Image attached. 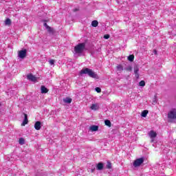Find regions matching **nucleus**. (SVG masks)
Listing matches in <instances>:
<instances>
[{
	"label": "nucleus",
	"instance_id": "1",
	"mask_svg": "<svg viewBox=\"0 0 176 176\" xmlns=\"http://www.w3.org/2000/svg\"><path fill=\"white\" fill-rule=\"evenodd\" d=\"M80 75H88L90 78H94V79H98V75L96 74L91 69L89 68H83L80 72Z\"/></svg>",
	"mask_w": 176,
	"mask_h": 176
},
{
	"label": "nucleus",
	"instance_id": "2",
	"mask_svg": "<svg viewBox=\"0 0 176 176\" xmlns=\"http://www.w3.org/2000/svg\"><path fill=\"white\" fill-rule=\"evenodd\" d=\"M86 49V43H80L74 47V54H78V56H82V53Z\"/></svg>",
	"mask_w": 176,
	"mask_h": 176
},
{
	"label": "nucleus",
	"instance_id": "3",
	"mask_svg": "<svg viewBox=\"0 0 176 176\" xmlns=\"http://www.w3.org/2000/svg\"><path fill=\"white\" fill-rule=\"evenodd\" d=\"M145 161V158L144 157L138 158L133 162V166L134 167H140L142 163Z\"/></svg>",
	"mask_w": 176,
	"mask_h": 176
},
{
	"label": "nucleus",
	"instance_id": "4",
	"mask_svg": "<svg viewBox=\"0 0 176 176\" xmlns=\"http://www.w3.org/2000/svg\"><path fill=\"white\" fill-rule=\"evenodd\" d=\"M168 119H172L174 120L176 119V109H172L169 113H168Z\"/></svg>",
	"mask_w": 176,
	"mask_h": 176
},
{
	"label": "nucleus",
	"instance_id": "5",
	"mask_svg": "<svg viewBox=\"0 0 176 176\" xmlns=\"http://www.w3.org/2000/svg\"><path fill=\"white\" fill-rule=\"evenodd\" d=\"M18 57L19 58H25L27 57V50H23L19 52Z\"/></svg>",
	"mask_w": 176,
	"mask_h": 176
},
{
	"label": "nucleus",
	"instance_id": "6",
	"mask_svg": "<svg viewBox=\"0 0 176 176\" xmlns=\"http://www.w3.org/2000/svg\"><path fill=\"white\" fill-rule=\"evenodd\" d=\"M133 71H134L135 78L138 79L140 78V74L138 73L140 72V67H138V65H135L134 66Z\"/></svg>",
	"mask_w": 176,
	"mask_h": 176
},
{
	"label": "nucleus",
	"instance_id": "7",
	"mask_svg": "<svg viewBox=\"0 0 176 176\" xmlns=\"http://www.w3.org/2000/svg\"><path fill=\"white\" fill-rule=\"evenodd\" d=\"M27 79L30 80V82H36V77L32 75V74H28L27 76Z\"/></svg>",
	"mask_w": 176,
	"mask_h": 176
},
{
	"label": "nucleus",
	"instance_id": "8",
	"mask_svg": "<svg viewBox=\"0 0 176 176\" xmlns=\"http://www.w3.org/2000/svg\"><path fill=\"white\" fill-rule=\"evenodd\" d=\"M34 129L35 130H40L41 129H42V123L41 122V121H37L35 122Z\"/></svg>",
	"mask_w": 176,
	"mask_h": 176
},
{
	"label": "nucleus",
	"instance_id": "9",
	"mask_svg": "<svg viewBox=\"0 0 176 176\" xmlns=\"http://www.w3.org/2000/svg\"><path fill=\"white\" fill-rule=\"evenodd\" d=\"M90 109H92V111H98V109H100V104L98 103L92 104Z\"/></svg>",
	"mask_w": 176,
	"mask_h": 176
},
{
	"label": "nucleus",
	"instance_id": "10",
	"mask_svg": "<svg viewBox=\"0 0 176 176\" xmlns=\"http://www.w3.org/2000/svg\"><path fill=\"white\" fill-rule=\"evenodd\" d=\"M96 170L98 171H101L102 170H104V164L102 162H99L96 165Z\"/></svg>",
	"mask_w": 176,
	"mask_h": 176
},
{
	"label": "nucleus",
	"instance_id": "11",
	"mask_svg": "<svg viewBox=\"0 0 176 176\" xmlns=\"http://www.w3.org/2000/svg\"><path fill=\"white\" fill-rule=\"evenodd\" d=\"M41 94H46V93H49V89L45 87V85H42L41 87Z\"/></svg>",
	"mask_w": 176,
	"mask_h": 176
},
{
	"label": "nucleus",
	"instance_id": "12",
	"mask_svg": "<svg viewBox=\"0 0 176 176\" xmlns=\"http://www.w3.org/2000/svg\"><path fill=\"white\" fill-rule=\"evenodd\" d=\"M24 115V120L23 121V123L21 124V126H24L25 124H28V116L26 113H23Z\"/></svg>",
	"mask_w": 176,
	"mask_h": 176
},
{
	"label": "nucleus",
	"instance_id": "13",
	"mask_svg": "<svg viewBox=\"0 0 176 176\" xmlns=\"http://www.w3.org/2000/svg\"><path fill=\"white\" fill-rule=\"evenodd\" d=\"M148 135L151 138H156L157 133L155 131H150Z\"/></svg>",
	"mask_w": 176,
	"mask_h": 176
},
{
	"label": "nucleus",
	"instance_id": "14",
	"mask_svg": "<svg viewBox=\"0 0 176 176\" xmlns=\"http://www.w3.org/2000/svg\"><path fill=\"white\" fill-rule=\"evenodd\" d=\"M89 130H91V131H98V126L92 125V126H90Z\"/></svg>",
	"mask_w": 176,
	"mask_h": 176
},
{
	"label": "nucleus",
	"instance_id": "15",
	"mask_svg": "<svg viewBox=\"0 0 176 176\" xmlns=\"http://www.w3.org/2000/svg\"><path fill=\"white\" fill-rule=\"evenodd\" d=\"M63 102H65V104H71L72 99L71 98H65L63 99Z\"/></svg>",
	"mask_w": 176,
	"mask_h": 176
},
{
	"label": "nucleus",
	"instance_id": "16",
	"mask_svg": "<svg viewBox=\"0 0 176 176\" xmlns=\"http://www.w3.org/2000/svg\"><path fill=\"white\" fill-rule=\"evenodd\" d=\"M148 113H149V111L148 110H144L141 113L142 118H146Z\"/></svg>",
	"mask_w": 176,
	"mask_h": 176
},
{
	"label": "nucleus",
	"instance_id": "17",
	"mask_svg": "<svg viewBox=\"0 0 176 176\" xmlns=\"http://www.w3.org/2000/svg\"><path fill=\"white\" fill-rule=\"evenodd\" d=\"M19 142L20 145H24V144H25V140L23 138H20Z\"/></svg>",
	"mask_w": 176,
	"mask_h": 176
},
{
	"label": "nucleus",
	"instance_id": "18",
	"mask_svg": "<svg viewBox=\"0 0 176 176\" xmlns=\"http://www.w3.org/2000/svg\"><path fill=\"white\" fill-rule=\"evenodd\" d=\"M104 124L106 126H108V127H111V121L109 120H104Z\"/></svg>",
	"mask_w": 176,
	"mask_h": 176
},
{
	"label": "nucleus",
	"instance_id": "19",
	"mask_svg": "<svg viewBox=\"0 0 176 176\" xmlns=\"http://www.w3.org/2000/svg\"><path fill=\"white\" fill-rule=\"evenodd\" d=\"M106 168H108L109 170L112 168V163L111 162L108 161L107 164L106 165Z\"/></svg>",
	"mask_w": 176,
	"mask_h": 176
},
{
	"label": "nucleus",
	"instance_id": "20",
	"mask_svg": "<svg viewBox=\"0 0 176 176\" xmlns=\"http://www.w3.org/2000/svg\"><path fill=\"white\" fill-rule=\"evenodd\" d=\"M5 24L6 25H10V24H12V21H10V19H7L5 21Z\"/></svg>",
	"mask_w": 176,
	"mask_h": 176
},
{
	"label": "nucleus",
	"instance_id": "21",
	"mask_svg": "<svg viewBox=\"0 0 176 176\" xmlns=\"http://www.w3.org/2000/svg\"><path fill=\"white\" fill-rule=\"evenodd\" d=\"M92 27H97L98 25V21H93L91 22Z\"/></svg>",
	"mask_w": 176,
	"mask_h": 176
},
{
	"label": "nucleus",
	"instance_id": "22",
	"mask_svg": "<svg viewBox=\"0 0 176 176\" xmlns=\"http://www.w3.org/2000/svg\"><path fill=\"white\" fill-rule=\"evenodd\" d=\"M129 61L133 62L134 61V55H129L128 56Z\"/></svg>",
	"mask_w": 176,
	"mask_h": 176
},
{
	"label": "nucleus",
	"instance_id": "23",
	"mask_svg": "<svg viewBox=\"0 0 176 176\" xmlns=\"http://www.w3.org/2000/svg\"><path fill=\"white\" fill-rule=\"evenodd\" d=\"M44 27H45V28H47V30H48V31L52 32V28H50V26L47 25V23H44Z\"/></svg>",
	"mask_w": 176,
	"mask_h": 176
},
{
	"label": "nucleus",
	"instance_id": "24",
	"mask_svg": "<svg viewBox=\"0 0 176 176\" xmlns=\"http://www.w3.org/2000/svg\"><path fill=\"white\" fill-rule=\"evenodd\" d=\"M117 69L118 71H123V66H122V65H118L117 66Z\"/></svg>",
	"mask_w": 176,
	"mask_h": 176
},
{
	"label": "nucleus",
	"instance_id": "25",
	"mask_svg": "<svg viewBox=\"0 0 176 176\" xmlns=\"http://www.w3.org/2000/svg\"><path fill=\"white\" fill-rule=\"evenodd\" d=\"M139 86H141L142 87H144V86H145V81L144 80H141L139 82Z\"/></svg>",
	"mask_w": 176,
	"mask_h": 176
},
{
	"label": "nucleus",
	"instance_id": "26",
	"mask_svg": "<svg viewBox=\"0 0 176 176\" xmlns=\"http://www.w3.org/2000/svg\"><path fill=\"white\" fill-rule=\"evenodd\" d=\"M126 71H129L131 72L133 71V67L131 66H128L127 67L125 68Z\"/></svg>",
	"mask_w": 176,
	"mask_h": 176
},
{
	"label": "nucleus",
	"instance_id": "27",
	"mask_svg": "<svg viewBox=\"0 0 176 176\" xmlns=\"http://www.w3.org/2000/svg\"><path fill=\"white\" fill-rule=\"evenodd\" d=\"M50 65H54V60L51 59L49 60Z\"/></svg>",
	"mask_w": 176,
	"mask_h": 176
},
{
	"label": "nucleus",
	"instance_id": "28",
	"mask_svg": "<svg viewBox=\"0 0 176 176\" xmlns=\"http://www.w3.org/2000/svg\"><path fill=\"white\" fill-rule=\"evenodd\" d=\"M95 90L97 91V93H101V88L100 87H96Z\"/></svg>",
	"mask_w": 176,
	"mask_h": 176
},
{
	"label": "nucleus",
	"instance_id": "29",
	"mask_svg": "<svg viewBox=\"0 0 176 176\" xmlns=\"http://www.w3.org/2000/svg\"><path fill=\"white\" fill-rule=\"evenodd\" d=\"M109 34H105L104 36V39H109Z\"/></svg>",
	"mask_w": 176,
	"mask_h": 176
},
{
	"label": "nucleus",
	"instance_id": "30",
	"mask_svg": "<svg viewBox=\"0 0 176 176\" xmlns=\"http://www.w3.org/2000/svg\"><path fill=\"white\" fill-rule=\"evenodd\" d=\"M94 171H96V167H94L92 166V168L91 170V173H94Z\"/></svg>",
	"mask_w": 176,
	"mask_h": 176
},
{
	"label": "nucleus",
	"instance_id": "31",
	"mask_svg": "<svg viewBox=\"0 0 176 176\" xmlns=\"http://www.w3.org/2000/svg\"><path fill=\"white\" fill-rule=\"evenodd\" d=\"M151 142H155V138H151Z\"/></svg>",
	"mask_w": 176,
	"mask_h": 176
},
{
	"label": "nucleus",
	"instance_id": "32",
	"mask_svg": "<svg viewBox=\"0 0 176 176\" xmlns=\"http://www.w3.org/2000/svg\"><path fill=\"white\" fill-rule=\"evenodd\" d=\"M74 12H78V9L74 10Z\"/></svg>",
	"mask_w": 176,
	"mask_h": 176
},
{
	"label": "nucleus",
	"instance_id": "33",
	"mask_svg": "<svg viewBox=\"0 0 176 176\" xmlns=\"http://www.w3.org/2000/svg\"><path fill=\"white\" fill-rule=\"evenodd\" d=\"M155 54H157V52L156 51H155Z\"/></svg>",
	"mask_w": 176,
	"mask_h": 176
},
{
	"label": "nucleus",
	"instance_id": "34",
	"mask_svg": "<svg viewBox=\"0 0 176 176\" xmlns=\"http://www.w3.org/2000/svg\"><path fill=\"white\" fill-rule=\"evenodd\" d=\"M2 106V104H1V102H0V107H1Z\"/></svg>",
	"mask_w": 176,
	"mask_h": 176
}]
</instances>
